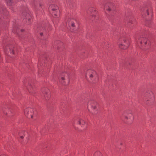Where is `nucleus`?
Here are the masks:
<instances>
[{
    "label": "nucleus",
    "instance_id": "1",
    "mask_svg": "<svg viewBox=\"0 0 156 156\" xmlns=\"http://www.w3.org/2000/svg\"><path fill=\"white\" fill-rule=\"evenodd\" d=\"M88 76L90 79L93 81H96L98 80V75L96 72L92 69L87 70L85 74L86 77Z\"/></svg>",
    "mask_w": 156,
    "mask_h": 156
},
{
    "label": "nucleus",
    "instance_id": "2",
    "mask_svg": "<svg viewBox=\"0 0 156 156\" xmlns=\"http://www.w3.org/2000/svg\"><path fill=\"white\" fill-rule=\"evenodd\" d=\"M69 74L67 73H62L61 77L60 82L64 85H67L69 82Z\"/></svg>",
    "mask_w": 156,
    "mask_h": 156
},
{
    "label": "nucleus",
    "instance_id": "3",
    "mask_svg": "<svg viewBox=\"0 0 156 156\" xmlns=\"http://www.w3.org/2000/svg\"><path fill=\"white\" fill-rule=\"evenodd\" d=\"M138 42L140 43L142 46L145 47L144 48V49H147L150 47V43L149 41L146 38L141 37L138 40Z\"/></svg>",
    "mask_w": 156,
    "mask_h": 156
},
{
    "label": "nucleus",
    "instance_id": "4",
    "mask_svg": "<svg viewBox=\"0 0 156 156\" xmlns=\"http://www.w3.org/2000/svg\"><path fill=\"white\" fill-rule=\"evenodd\" d=\"M144 99L147 101H150L153 102L154 99V96L153 93L150 91H147L144 95Z\"/></svg>",
    "mask_w": 156,
    "mask_h": 156
},
{
    "label": "nucleus",
    "instance_id": "5",
    "mask_svg": "<svg viewBox=\"0 0 156 156\" xmlns=\"http://www.w3.org/2000/svg\"><path fill=\"white\" fill-rule=\"evenodd\" d=\"M123 116L126 120L130 122H132L133 119L132 112L131 111L126 112Z\"/></svg>",
    "mask_w": 156,
    "mask_h": 156
},
{
    "label": "nucleus",
    "instance_id": "6",
    "mask_svg": "<svg viewBox=\"0 0 156 156\" xmlns=\"http://www.w3.org/2000/svg\"><path fill=\"white\" fill-rule=\"evenodd\" d=\"M88 107L90 105L93 109V110L92 111V114L95 115L97 113V111L96 109V103L94 101H89L88 103Z\"/></svg>",
    "mask_w": 156,
    "mask_h": 156
},
{
    "label": "nucleus",
    "instance_id": "7",
    "mask_svg": "<svg viewBox=\"0 0 156 156\" xmlns=\"http://www.w3.org/2000/svg\"><path fill=\"white\" fill-rule=\"evenodd\" d=\"M24 112L25 116L27 117L30 116L31 118H33V110L29 108H26L24 109Z\"/></svg>",
    "mask_w": 156,
    "mask_h": 156
},
{
    "label": "nucleus",
    "instance_id": "8",
    "mask_svg": "<svg viewBox=\"0 0 156 156\" xmlns=\"http://www.w3.org/2000/svg\"><path fill=\"white\" fill-rule=\"evenodd\" d=\"M107 3L105 5V10H114L116 7L115 4L112 3V2H106Z\"/></svg>",
    "mask_w": 156,
    "mask_h": 156
},
{
    "label": "nucleus",
    "instance_id": "9",
    "mask_svg": "<svg viewBox=\"0 0 156 156\" xmlns=\"http://www.w3.org/2000/svg\"><path fill=\"white\" fill-rule=\"evenodd\" d=\"M42 96L46 100L49 99L50 97V92L49 90L47 88L45 89L43 91Z\"/></svg>",
    "mask_w": 156,
    "mask_h": 156
},
{
    "label": "nucleus",
    "instance_id": "10",
    "mask_svg": "<svg viewBox=\"0 0 156 156\" xmlns=\"http://www.w3.org/2000/svg\"><path fill=\"white\" fill-rule=\"evenodd\" d=\"M128 42L126 40L124 39L122 43L119 44V47L121 49H125L128 48Z\"/></svg>",
    "mask_w": 156,
    "mask_h": 156
},
{
    "label": "nucleus",
    "instance_id": "11",
    "mask_svg": "<svg viewBox=\"0 0 156 156\" xmlns=\"http://www.w3.org/2000/svg\"><path fill=\"white\" fill-rule=\"evenodd\" d=\"M13 48L14 47L12 45L7 46L5 49V52L6 53L10 52L11 53L14 54V53L13 50Z\"/></svg>",
    "mask_w": 156,
    "mask_h": 156
},
{
    "label": "nucleus",
    "instance_id": "12",
    "mask_svg": "<svg viewBox=\"0 0 156 156\" xmlns=\"http://www.w3.org/2000/svg\"><path fill=\"white\" fill-rule=\"evenodd\" d=\"M76 22V20L73 19L69 18L67 21V23L70 26L73 27H75V23Z\"/></svg>",
    "mask_w": 156,
    "mask_h": 156
},
{
    "label": "nucleus",
    "instance_id": "13",
    "mask_svg": "<svg viewBox=\"0 0 156 156\" xmlns=\"http://www.w3.org/2000/svg\"><path fill=\"white\" fill-rule=\"evenodd\" d=\"M78 123L81 126H83L86 124V122L83 119H80L78 121Z\"/></svg>",
    "mask_w": 156,
    "mask_h": 156
},
{
    "label": "nucleus",
    "instance_id": "14",
    "mask_svg": "<svg viewBox=\"0 0 156 156\" xmlns=\"http://www.w3.org/2000/svg\"><path fill=\"white\" fill-rule=\"evenodd\" d=\"M7 5L9 6H11L13 3V0H5Z\"/></svg>",
    "mask_w": 156,
    "mask_h": 156
},
{
    "label": "nucleus",
    "instance_id": "15",
    "mask_svg": "<svg viewBox=\"0 0 156 156\" xmlns=\"http://www.w3.org/2000/svg\"><path fill=\"white\" fill-rule=\"evenodd\" d=\"M53 12L52 13V15L53 16H55L56 17H58L60 14V11H58V12L57 10H53Z\"/></svg>",
    "mask_w": 156,
    "mask_h": 156
},
{
    "label": "nucleus",
    "instance_id": "16",
    "mask_svg": "<svg viewBox=\"0 0 156 156\" xmlns=\"http://www.w3.org/2000/svg\"><path fill=\"white\" fill-rule=\"evenodd\" d=\"M30 15L29 14H27L26 15V19H27L28 20V24H30L31 22V17H29Z\"/></svg>",
    "mask_w": 156,
    "mask_h": 156
},
{
    "label": "nucleus",
    "instance_id": "17",
    "mask_svg": "<svg viewBox=\"0 0 156 156\" xmlns=\"http://www.w3.org/2000/svg\"><path fill=\"white\" fill-rule=\"evenodd\" d=\"M93 156H102V154L100 151L96 152Z\"/></svg>",
    "mask_w": 156,
    "mask_h": 156
},
{
    "label": "nucleus",
    "instance_id": "18",
    "mask_svg": "<svg viewBox=\"0 0 156 156\" xmlns=\"http://www.w3.org/2000/svg\"><path fill=\"white\" fill-rule=\"evenodd\" d=\"M52 8L51 10H58L59 9L58 7L57 6H55V5H52L50 6Z\"/></svg>",
    "mask_w": 156,
    "mask_h": 156
},
{
    "label": "nucleus",
    "instance_id": "19",
    "mask_svg": "<svg viewBox=\"0 0 156 156\" xmlns=\"http://www.w3.org/2000/svg\"><path fill=\"white\" fill-rule=\"evenodd\" d=\"M27 88L29 92H31L30 91V90H31V89L33 88V87L31 84H29Z\"/></svg>",
    "mask_w": 156,
    "mask_h": 156
},
{
    "label": "nucleus",
    "instance_id": "20",
    "mask_svg": "<svg viewBox=\"0 0 156 156\" xmlns=\"http://www.w3.org/2000/svg\"><path fill=\"white\" fill-rule=\"evenodd\" d=\"M135 21V20L133 19H129L128 21V22L129 23L132 24L133 23V22Z\"/></svg>",
    "mask_w": 156,
    "mask_h": 156
},
{
    "label": "nucleus",
    "instance_id": "21",
    "mask_svg": "<svg viewBox=\"0 0 156 156\" xmlns=\"http://www.w3.org/2000/svg\"><path fill=\"white\" fill-rule=\"evenodd\" d=\"M0 156H7L5 154H2L0 155Z\"/></svg>",
    "mask_w": 156,
    "mask_h": 156
},
{
    "label": "nucleus",
    "instance_id": "22",
    "mask_svg": "<svg viewBox=\"0 0 156 156\" xmlns=\"http://www.w3.org/2000/svg\"><path fill=\"white\" fill-rule=\"evenodd\" d=\"M147 15H149V12L148 10H147Z\"/></svg>",
    "mask_w": 156,
    "mask_h": 156
},
{
    "label": "nucleus",
    "instance_id": "23",
    "mask_svg": "<svg viewBox=\"0 0 156 156\" xmlns=\"http://www.w3.org/2000/svg\"><path fill=\"white\" fill-rule=\"evenodd\" d=\"M20 137L21 139H23V136H20Z\"/></svg>",
    "mask_w": 156,
    "mask_h": 156
},
{
    "label": "nucleus",
    "instance_id": "24",
    "mask_svg": "<svg viewBox=\"0 0 156 156\" xmlns=\"http://www.w3.org/2000/svg\"><path fill=\"white\" fill-rule=\"evenodd\" d=\"M146 7H147V8L146 9H147V10H148V9H149V8L148 7V6H147Z\"/></svg>",
    "mask_w": 156,
    "mask_h": 156
},
{
    "label": "nucleus",
    "instance_id": "25",
    "mask_svg": "<svg viewBox=\"0 0 156 156\" xmlns=\"http://www.w3.org/2000/svg\"><path fill=\"white\" fill-rule=\"evenodd\" d=\"M40 34L41 36H42L43 35V33H41Z\"/></svg>",
    "mask_w": 156,
    "mask_h": 156
},
{
    "label": "nucleus",
    "instance_id": "26",
    "mask_svg": "<svg viewBox=\"0 0 156 156\" xmlns=\"http://www.w3.org/2000/svg\"><path fill=\"white\" fill-rule=\"evenodd\" d=\"M35 1L36 2V1H35V0H34V4H35Z\"/></svg>",
    "mask_w": 156,
    "mask_h": 156
},
{
    "label": "nucleus",
    "instance_id": "27",
    "mask_svg": "<svg viewBox=\"0 0 156 156\" xmlns=\"http://www.w3.org/2000/svg\"><path fill=\"white\" fill-rule=\"evenodd\" d=\"M23 31H24V30H21V31H22V32Z\"/></svg>",
    "mask_w": 156,
    "mask_h": 156
},
{
    "label": "nucleus",
    "instance_id": "28",
    "mask_svg": "<svg viewBox=\"0 0 156 156\" xmlns=\"http://www.w3.org/2000/svg\"><path fill=\"white\" fill-rule=\"evenodd\" d=\"M156 140V138L155 139Z\"/></svg>",
    "mask_w": 156,
    "mask_h": 156
}]
</instances>
